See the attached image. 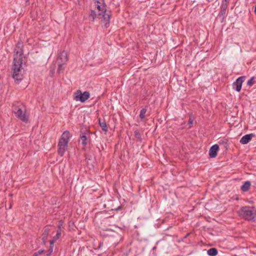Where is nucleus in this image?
I'll return each mask as SVG.
<instances>
[{
  "label": "nucleus",
  "instance_id": "f257e3e1",
  "mask_svg": "<svg viewBox=\"0 0 256 256\" xmlns=\"http://www.w3.org/2000/svg\"><path fill=\"white\" fill-rule=\"evenodd\" d=\"M22 70V60L14 58L12 66V77L16 84H19L23 79Z\"/></svg>",
  "mask_w": 256,
  "mask_h": 256
},
{
  "label": "nucleus",
  "instance_id": "f03ea898",
  "mask_svg": "<svg viewBox=\"0 0 256 256\" xmlns=\"http://www.w3.org/2000/svg\"><path fill=\"white\" fill-rule=\"evenodd\" d=\"M70 136L69 131H64L61 136L58 142V152L59 156H62L68 148V144Z\"/></svg>",
  "mask_w": 256,
  "mask_h": 256
},
{
  "label": "nucleus",
  "instance_id": "7ed1b4c3",
  "mask_svg": "<svg viewBox=\"0 0 256 256\" xmlns=\"http://www.w3.org/2000/svg\"><path fill=\"white\" fill-rule=\"evenodd\" d=\"M238 214L240 217L248 220L254 221L256 218V210L250 206L242 207Z\"/></svg>",
  "mask_w": 256,
  "mask_h": 256
},
{
  "label": "nucleus",
  "instance_id": "20e7f679",
  "mask_svg": "<svg viewBox=\"0 0 256 256\" xmlns=\"http://www.w3.org/2000/svg\"><path fill=\"white\" fill-rule=\"evenodd\" d=\"M16 116L22 122L27 123L28 120V116L26 115V110L20 108H16L14 110Z\"/></svg>",
  "mask_w": 256,
  "mask_h": 256
},
{
  "label": "nucleus",
  "instance_id": "39448f33",
  "mask_svg": "<svg viewBox=\"0 0 256 256\" xmlns=\"http://www.w3.org/2000/svg\"><path fill=\"white\" fill-rule=\"evenodd\" d=\"M90 98V93L88 92H84L82 93L81 91L78 90L76 92L75 100H80L82 102H85Z\"/></svg>",
  "mask_w": 256,
  "mask_h": 256
},
{
  "label": "nucleus",
  "instance_id": "423d86ee",
  "mask_svg": "<svg viewBox=\"0 0 256 256\" xmlns=\"http://www.w3.org/2000/svg\"><path fill=\"white\" fill-rule=\"evenodd\" d=\"M246 78L245 76H241L238 78L232 84L233 89L239 92L241 90L242 84Z\"/></svg>",
  "mask_w": 256,
  "mask_h": 256
},
{
  "label": "nucleus",
  "instance_id": "0eeeda50",
  "mask_svg": "<svg viewBox=\"0 0 256 256\" xmlns=\"http://www.w3.org/2000/svg\"><path fill=\"white\" fill-rule=\"evenodd\" d=\"M110 15L108 13L105 12H99L98 14V18H102L103 20L105 22V27L107 28L109 26L110 20Z\"/></svg>",
  "mask_w": 256,
  "mask_h": 256
},
{
  "label": "nucleus",
  "instance_id": "6e6552de",
  "mask_svg": "<svg viewBox=\"0 0 256 256\" xmlns=\"http://www.w3.org/2000/svg\"><path fill=\"white\" fill-rule=\"evenodd\" d=\"M219 150V146L218 144H214L212 146L209 150V156L211 158H215L217 155V152Z\"/></svg>",
  "mask_w": 256,
  "mask_h": 256
},
{
  "label": "nucleus",
  "instance_id": "1a4fd4ad",
  "mask_svg": "<svg viewBox=\"0 0 256 256\" xmlns=\"http://www.w3.org/2000/svg\"><path fill=\"white\" fill-rule=\"evenodd\" d=\"M68 58L67 52L66 51H62L60 54L57 61L58 62H62V64H66V62L68 61Z\"/></svg>",
  "mask_w": 256,
  "mask_h": 256
},
{
  "label": "nucleus",
  "instance_id": "9d476101",
  "mask_svg": "<svg viewBox=\"0 0 256 256\" xmlns=\"http://www.w3.org/2000/svg\"><path fill=\"white\" fill-rule=\"evenodd\" d=\"M254 136L253 134H246L241 138L240 142L242 144H246L252 140Z\"/></svg>",
  "mask_w": 256,
  "mask_h": 256
},
{
  "label": "nucleus",
  "instance_id": "9b49d317",
  "mask_svg": "<svg viewBox=\"0 0 256 256\" xmlns=\"http://www.w3.org/2000/svg\"><path fill=\"white\" fill-rule=\"evenodd\" d=\"M50 229L48 226H46L44 228V231L42 236V239L44 244H46L48 237L49 234Z\"/></svg>",
  "mask_w": 256,
  "mask_h": 256
},
{
  "label": "nucleus",
  "instance_id": "f8f14e48",
  "mask_svg": "<svg viewBox=\"0 0 256 256\" xmlns=\"http://www.w3.org/2000/svg\"><path fill=\"white\" fill-rule=\"evenodd\" d=\"M80 140H81V142L82 145L86 147L88 143V138L86 136V134L84 132H82L80 135Z\"/></svg>",
  "mask_w": 256,
  "mask_h": 256
},
{
  "label": "nucleus",
  "instance_id": "ddd939ff",
  "mask_svg": "<svg viewBox=\"0 0 256 256\" xmlns=\"http://www.w3.org/2000/svg\"><path fill=\"white\" fill-rule=\"evenodd\" d=\"M218 144L227 150L229 147L228 141L227 139L222 138L219 140Z\"/></svg>",
  "mask_w": 256,
  "mask_h": 256
},
{
  "label": "nucleus",
  "instance_id": "4468645a",
  "mask_svg": "<svg viewBox=\"0 0 256 256\" xmlns=\"http://www.w3.org/2000/svg\"><path fill=\"white\" fill-rule=\"evenodd\" d=\"M61 232H62L61 228L60 226H59L58 230H57L56 235L54 236L52 240L50 241V244H53L54 242H56V240L60 238V237L61 235Z\"/></svg>",
  "mask_w": 256,
  "mask_h": 256
},
{
  "label": "nucleus",
  "instance_id": "2eb2a0df",
  "mask_svg": "<svg viewBox=\"0 0 256 256\" xmlns=\"http://www.w3.org/2000/svg\"><path fill=\"white\" fill-rule=\"evenodd\" d=\"M98 124L102 128V130L104 132H107L108 130V128L105 120H102L100 119L98 120Z\"/></svg>",
  "mask_w": 256,
  "mask_h": 256
},
{
  "label": "nucleus",
  "instance_id": "dca6fc26",
  "mask_svg": "<svg viewBox=\"0 0 256 256\" xmlns=\"http://www.w3.org/2000/svg\"><path fill=\"white\" fill-rule=\"evenodd\" d=\"M250 185L251 183L250 181H246L244 184L241 186V190L243 192H247L250 190Z\"/></svg>",
  "mask_w": 256,
  "mask_h": 256
},
{
  "label": "nucleus",
  "instance_id": "f3484780",
  "mask_svg": "<svg viewBox=\"0 0 256 256\" xmlns=\"http://www.w3.org/2000/svg\"><path fill=\"white\" fill-rule=\"evenodd\" d=\"M218 252L216 248H210L207 251V254L210 256H216L218 254Z\"/></svg>",
  "mask_w": 256,
  "mask_h": 256
},
{
  "label": "nucleus",
  "instance_id": "a211bd4d",
  "mask_svg": "<svg viewBox=\"0 0 256 256\" xmlns=\"http://www.w3.org/2000/svg\"><path fill=\"white\" fill-rule=\"evenodd\" d=\"M96 6L99 12H105L106 11L105 4H96Z\"/></svg>",
  "mask_w": 256,
  "mask_h": 256
},
{
  "label": "nucleus",
  "instance_id": "6ab92c4d",
  "mask_svg": "<svg viewBox=\"0 0 256 256\" xmlns=\"http://www.w3.org/2000/svg\"><path fill=\"white\" fill-rule=\"evenodd\" d=\"M146 111L147 109L146 108H143L140 110L139 115V117L140 120H143L144 118Z\"/></svg>",
  "mask_w": 256,
  "mask_h": 256
},
{
  "label": "nucleus",
  "instance_id": "aec40b11",
  "mask_svg": "<svg viewBox=\"0 0 256 256\" xmlns=\"http://www.w3.org/2000/svg\"><path fill=\"white\" fill-rule=\"evenodd\" d=\"M58 73H60L61 72H62L64 70V66L66 64H62V62H58Z\"/></svg>",
  "mask_w": 256,
  "mask_h": 256
},
{
  "label": "nucleus",
  "instance_id": "412c9836",
  "mask_svg": "<svg viewBox=\"0 0 256 256\" xmlns=\"http://www.w3.org/2000/svg\"><path fill=\"white\" fill-rule=\"evenodd\" d=\"M228 0L226 1L222 0V4L220 6V10L226 11V10L228 7Z\"/></svg>",
  "mask_w": 256,
  "mask_h": 256
},
{
  "label": "nucleus",
  "instance_id": "4be33fe9",
  "mask_svg": "<svg viewBox=\"0 0 256 256\" xmlns=\"http://www.w3.org/2000/svg\"><path fill=\"white\" fill-rule=\"evenodd\" d=\"M226 12V11L220 10L218 14V16L222 20V21L225 18Z\"/></svg>",
  "mask_w": 256,
  "mask_h": 256
},
{
  "label": "nucleus",
  "instance_id": "5701e85b",
  "mask_svg": "<svg viewBox=\"0 0 256 256\" xmlns=\"http://www.w3.org/2000/svg\"><path fill=\"white\" fill-rule=\"evenodd\" d=\"M254 77H252L247 82V84L251 87L254 84Z\"/></svg>",
  "mask_w": 256,
  "mask_h": 256
},
{
  "label": "nucleus",
  "instance_id": "b1692460",
  "mask_svg": "<svg viewBox=\"0 0 256 256\" xmlns=\"http://www.w3.org/2000/svg\"><path fill=\"white\" fill-rule=\"evenodd\" d=\"M90 16L92 18V20L94 21V19L96 18V17H98V14H96V12L94 10H92L90 14Z\"/></svg>",
  "mask_w": 256,
  "mask_h": 256
},
{
  "label": "nucleus",
  "instance_id": "393cba45",
  "mask_svg": "<svg viewBox=\"0 0 256 256\" xmlns=\"http://www.w3.org/2000/svg\"><path fill=\"white\" fill-rule=\"evenodd\" d=\"M134 136H135L136 138L137 139H138V140L141 139V135L138 130L134 131Z\"/></svg>",
  "mask_w": 256,
  "mask_h": 256
},
{
  "label": "nucleus",
  "instance_id": "a878e982",
  "mask_svg": "<svg viewBox=\"0 0 256 256\" xmlns=\"http://www.w3.org/2000/svg\"><path fill=\"white\" fill-rule=\"evenodd\" d=\"M44 252V250L42 249H41L39 250L38 252H36L34 253L32 256H38L39 255L42 254Z\"/></svg>",
  "mask_w": 256,
  "mask_h": 256
},
{
  "label": "nucleus",
  "instance_id": "bb28decb",
  "mask_svg": "<svg viewBox=\"0 0 256 256\" xmlns=\"http://www.w3.org/2000/svg\"><path fill=\"white\" fill-rule=\"evenodd\" d=\"M96 4H104V0H94Z\"/></svg>",
  "mask_w": 256,
  "mask_h": 256
},
{
  "label": "nucleus",
  "instance_id": "cd10ccee",
  "mask_svg": "<svg viewBox=\"0 0 256 256\" xmlns=\"http://www.w3.org/2000/svg\"><path fill=\"white\" fill-rule=\"evenodd\" d=\"M192 123H193V120L191 118H190L188 120V124H190V128L192 126Z\"/></svg>",
  "mask_w": 256,
  "mask_h": 256
},
{
  "label": "nucleus",
  "instance_id": "c85d7f7f",
  "mask_svg": "<svg viewBox=\"0 0 256 256\" xmlns=\"http://www.w3.org/2000/svg\"><path fill=\"white\" fill-rule=\"evenodd\" d=\"M53 249L52 247H50V249L48 250V254H50V255H51Z\"/></svg>",
  "mask_w": 256,
  "mask_h": 256
},
{
  "label": "nucleus",
  "instance_id": "c756f323",
  "mask_svg": "<svg viewBox=\"0 0 256 256\" xmlns=\"http://www.w3.org/2000/svg\"><path fill=\"white\" fill-rule=\"evenodd\" d=\"M254 12H255V14H256V6H255Z\"/></svg>",
  "mask_w": 256,
  "mask_h": 256
},
{
  "label": "nucleus",
  "instance_id": "7c9ffc66",
  "mask_svg": "<svg viewBox=\"0 0 256 256\" xmlns=\"http://www.w3.org/2000/svg\"><path fill=\"white\" fill-rule=\"evenodd\" d=\"M46 256H50V254H47Z\"/></svg>",
  "mask_w": 256,
  "mask_h": 256
},
{
  "label": "nucleus",
  "instance_id": "2f4dec72",
  "mask_svg": "<svg viewBox=\"0 0 256 256\" xmlns=\"http://www.w3.org/2000/svg\"><path fill=\"white\" fill-rule=\"evenodd\" d=\"M101 244H100V246H99L98 248H100V246H101Z\"/></svg>",
  "mask_w": 256,
  "mask_h": 256
},
{
  "label": "nucleus",
  "instance_id": "473e14b6",
  "mask_svg": "<svg viewBox=\"0 0 256 256\" xmlns=\"http://www.w3.org/2000/svg\"><path fill=\"white\" fill-rule=\"evenodd\" d=\"M16 54H18V51H17V52H16Z\"/></svg>",
  "mask_w": 256,
  "mask_h": 256
},
{
  "label": "nucleus",
  "instance_id": "72a5a7b5",
  "mask_svg": "<svg viewBox=\"0 0 256 256\" xmlns=\"http://www.w3.org/2000/svg\"><path fill=\"white\" fill-rule=\"evenodd\" d=\"M224 1H226L227 0H224Z\"/></svg>",
  "mask_w": 256,
  "mask_h": 256
},
{
  "label": "nucleus",
  "instance_id": "f704fd0d",
  "mask_svg": "<svg viewBox=\"0 0 256 256\" xmlns=\"http://www.w3.org/2000/svg\"><path fill=\"white\" fill-rule=\"evenodd\" d=\"M255 246L256 247V246Z\"/></svg>",
  "mask_w": 256,
  "mask_h": 256
}]
</instances>
